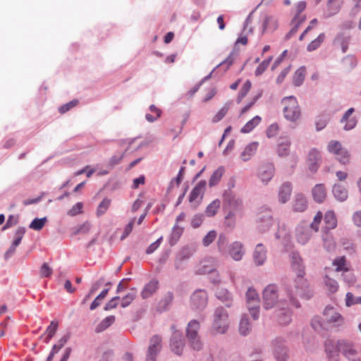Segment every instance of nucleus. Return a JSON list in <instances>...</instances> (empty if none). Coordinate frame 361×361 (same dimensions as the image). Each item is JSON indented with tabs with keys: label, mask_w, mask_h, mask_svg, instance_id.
Masks as SVG:
<instances>
[{
	"label": "nucleus",
	"mask_w": 361,
	"mask_h": 361,
	"mask_svg": "<svg viewBox=\"0 0 361 361\" xmlns=\"http://www.w3.org/2000/svg\"><path fill=\"white\" fill-rule=\"evenodd\" d=\"M291 267L293 270L297 274L298 279L294 282L293 285H290L287 288L288 297L291 303L298 307L297 302L295 301V297L300 296L302 298L309 297L307 295V283L303 279L305 275V267L302 264L301 257L295 253H293L291 257Z\"/></svg>",
	"instance_id": "f257e3e1"
},
{
	"label": "nucleus",
	"mask_w": 361,
	"mask_h": 361,
	"mask_svg": "<svg viewBox=\"0 0 361 361\" xmlns=\"http://www.w3.org/2000/svg\"><path fill=\"white\" fill-rule=\"evenodd\" d=\"M281 104L284 118L292 123H297L301 117V110L297 99L293 96L284 97Z\"/></svg>",
	"instance_id": "f03ea898"
},
{
	"label": "nucleus",
	"mask_w": 361,
	"mask_h": 361,
	"mask_svg": "<svg viewBox=\"0 0 361 361\" xmlns=\"http://www.w3.org/2000/svg\"><path fill=\"white\" fill-rule=\"evenodd\" d=\"M327 151L332 154L335 159L343 165L350 163V154L338 140H331L326 146Z\"/></svg>",
	"instance_id": "7ed1b4c3"
},
{
	"label": "nucleus",
	"mask_w": 361,
	"mask_h": 361,
	"mask_svg": "<svg viewBox=\"0 0 361 361\" xmlns=\"http://www.w3.org/2000/svg\"><path fill=\"white\" fill-rule=\"evenodd\" d=\"M228 326V314L223 307L216 309L214 314L212 331L215 334H224Z\"/></svg>",
	"instance_id": "20e7f679"
},
{
	"label": "nucleus",
	"mask_w": 361,
	"mask_h": 361,
	"mask_svg": "<svg viewBox=\"0 0 361 361\" xmlns=\"http://www.w3.org/2000/svg\"><path fill=\"white\" fill-rule=\"evenodd\" d=\"M338 348L341 353L349 360L359 361L360 359V352L352 342L345 340L338 341Z\"/></svg>",
	"instance_id": "39448f33"
},
{
	"label": "nucleus",
	"mask_w": 361,
	"mask_h": 361,
	"mask_svg": "<svg viewBox=\"0 0 361 361\" xmlns=\"http://www.w3.org/2000/svg\"><path fill=\"white\" fill-rule=\"evenodd\" d=\"M263 306L265 309L274 307L279 301L278 288L274 284L268 285L263 291Z\"/></svg>",
	"instance_id": "423d86ee"
},
{
	"label": "nucleus",
	"mask_w": 361,
	"mask_h": 361,
	"mask_svg": "<svg viewBox=\"0 0 361 361\" xmlns=\"http://www.w3.org/2000/svg\"><path fill=\"white\" fill-rule=\"evenodd\" d=\"M246 298L248 310L255 319L259 317V298L257 291L250 288L246 293Z\"/></svg>",
	"instance_id": "0eeeda50"
},
{
	"label": "nucleus",
	"mask_w": 361,
	"mask_h": 361,
	"mask_svg": "<svg viewBox=\"0 0 361 361\" xmlns=\"http://www.w3.org/2000/svg\"><path fill=\"white\" fill-rule=\"evenodd\" d=\"M199 329L200 324L196 320H192L189 322L187 328V336L190 341L192 348L196 350H199L202 348V343L197 337Z\"/></svg>",
	"instance_id": "6e6552de"
},
{
	"label": "nucleus",
	"mask_w": 361,
	"mask_h": 361,
	"mask_svg": "<svg viewBox=\"0 0 361 361\" xmlns=\"http://www.w3.org/2000/svg\"><path fill=\"white\" fill-rule=\"evenodd\" d=\"M208 297L205 290L200 289L193 293L190 298L191 308L202 310L207 305Z\"/></svg>",
	"instance_id": "1a4fd4ad"
},
{
	"label": "nucleus",
	"mask_w": 361,
	"mask_h": 361,
	"mask_svg": "<svg viewBox=\"0 0 361 361\" xmlns=\"http://www.w3.org/2000/svg\"><path fill=\"white\" fill-rule=\"evenodd\" d=\"M324 322L340 326L343 323V318L333 307H326L323 313Z\"/></svg>",
	"instance_id": "9d476101"
},
{
	"label": "nucleus",
	"mask_w": 361,
	"mask_h": 361,
	"mask_svg": "<svg viewBox=\"0 0 361 361\" xmlns=\"http://www.w3.org/2000/svg\"><path fill=\"white\" fill-rule=\"evenodd\" d=\"M291 140L288 136H281L277 140L275 151L280 157H285L290 153Z\"/></svg>",
	"instance_id": "9b49d317"
},
{
	"label": "nucleus",
	"mask_w": 361,
	"mask_h": 361,
	"mask_svg": "<svg viewBox=\"0 0 361 361\" xmlns=\"http://www.w3.org/2000/svg\"><path fill=\"white\" fill-rule=\"evenodd\" d=\"M322 156L320 152L315 148L310 149L307 157L309 169L312 172L317 171L320 166Z\"/></svg>",
	"instance_id": "f8f14e48"
},
{
	"label": "nucleus",
	"mask_w": 361,
	"mask_h": 361,
	"mask_svg": "<svg viewBox=\"0 0 361 361\" xmlns=\"http://www.w3.org/2000/svg\"><path fill=\"white\" fill-rule=\"evenodd\" d=\"M25 233V228L23 227L18 228L14 233V240L9 249L5 253L6 258H8L16 252V247L20 245Z\"/></svg>",
	"instance_id": "ddd939ff"
},
{
	"label": "nucleus",
	"mask_w": 361,
	"mask_h": 361,
	"mask_svg": "<svg viewBox=\"0 0 361 361\" xmlns=\"http://www.w3.org/2000/svg\"><path fill=\"white\" fill-rule=\"evenodd\" d=\"M245 254V250L243 243L238 241L232 243L228 247V255L235 261L242 259Z\"/></svg>",
	"instance_id": "4468645a"
},
{
	"label": "nucleus",
	"mask_w": 361,
	"mask_h": 361,
	"mask_svg": "<svg viewBox=\"0 0 361 361\" xmlns=\"http://www.w3.org/2000/svg\"><path fill=\"white\" fill-rule=\"evenodd\" d=\"M259 228L262 231H268L275 223L269 211H265L264 213L258 214Z\"/></svg>",
	"instance_id": "2eb2a0df"
},
{
	"label": "nucleus",
	"mask_w": 361,
	"mask_h": 361,
	"mask_svg": "<svg viewBox=\"0 0 361 361\" xmlns=\"http://www.w3.org/2000/svg\"><path fill=\"white\" fill-rule=\"evenodd\" d=\"M274 174V166L273 164L268 163L263 164L259 169V176L264 182H269Z\"/></svg>",
	"instance_id": "dca6fc26"
},
{
	"label": "nucleus",
	"mask_w": 361,
	"mask_h": 361,
	"mask_svg": "<svg viewBox=\"0 0 361 361\" xmlns=\"http://www.w3.org/2000/svg\"><path fill=\"white\" fill-rule=\"evenodd\" d=\"M325 348L329 361H339L341 352L338 348V342L334 344L331 341H328L325 344Z\"/></svg>",
	"instance_id": "f3484780"
},
{
	"label": "nucleus",
	"mask_w": 361,
	"mask_h": 361,
	"mask_svg": "<svg viewBox=\"0 0 361 361\" xmlns=\"http://www.w3.org/2000/svg\"><path fill=\"white\" fill-rule=\"evenodd\" d=\"M206 184L207 183L205 180H201L195 186L189 196L190 202H195L198 198H202L205 190Z\"/></svg>",
	"instance_id": "a211bd4d"
},
{
	"label": "nucleus",
	"mask_w": 361,
	"mask_h": 361,
	"mask_svg": "<svg viewBox=\"0 0 361 361\" xmlns=\"http://www.w3.org/2000/svg\"><path fill=\"white\" fill-rule=\"evenodd\" d=\"M162 348V338L159 335L153 336L149 341L147 353L151 355H156L159 353Z\"/></svg>",
	"instance_id": "6ab92c4d"
},
{
	"label": "nucleus",
	"mask_w": 361,
	"mask_h": 361,
	"mask_svg": "<svg viewBox=\"0 0 361 361\" xmlns=\"http://www.w3.org/2000/svg\"><path fill=\"white\" fill-rule=\"evenodd\" d=\"M170 347L171 350L176 355H181L184 344L183 340L180 338L178 332H173L172 339L171 341Z\"/></svg>",
	"instance_id": "aec40b11"
},
{
	"label": "nucleus",
	"mask_w": 361,
	"mask_h": 361,
	"mask_svg": "<svg viewBox=\"0 0 361 361\" xmlns=\"http://www.w3.org/2000/svg\"><path fill=\"white\" fill-rule=\"evenodd\" d=\"M307 207V201L302 194H297L293 202V209L296 212H304Z\"/></svg>",
	"instance_id": "412c9836"
},
{
	"label": "nucleus",
	"mask_w": 361,
	"mask_h": 361,
	"mask_svg": "<svg viewBox=\"0 0 361 361\" xmlns=\"http://www.w3.org/2000/svg\"><path fill=\"white\" fill-rule=\"evenodd\" d=\"M255 263L257 265L264 264L267 259V250L262 244H258L256 246L253 254Z\"/></svg>",
	"instance_id": "4be33fe9"
},
{
	"label": "nucleus",
	"mask_w": 361,
	"mask_h": 361,
	"mask_svg": "<svg viewBox=\"0 0 361 361\" xmlns=\"http://www.w3.org/2000/svg\"><path fill=\"white\" fill-rule=\"evenodd\" d=\"M292 192V186L289 183H285L281 185L279 190V200L281 203L287 202Z\"/></svg>",
	"instance_id": "5701e85b"
},
{
	"label": "nucleus",
	"mask_w": 361,
	"mask_h": 361,
	"mask_svg": "<svg viewBox=\"0 0 361 361\" xmlns=\"http://www.w3.org/2000/svg\"><path fill=\"white\" fill-rule=\"evenodd\" d=\"M312 192L314 200L319 203L322 202L326 197V190L323 184L316 185Z\"/></svg>",
	"instance_id": "b1692460"
},
{
	"label": "nucleus",
	"mask_w": 361,
	"mask_h": 361,
	"mask_svg": "<svg viewBox=\"0 0 361 361\" xmlns=\"http://www.w3.org/2000/svg\"><path fill=\"white\" fill-rule=\"evenodd\" d=\"M297 239L300 244H305L310 238L311 234L310 229L306 227L304 228L302 226H299L297 228Z\"/></svg>",
	"instance_id": "393cba45"
},
{
	"label": "nucleus",
	"mask_w": 361,
	"mask_h": 361,
	"mask_svg": "<svg viewBox=\"0 0 361 361\" xmlns=\"http://www.w3.org/2000/svg\"><path fill=\"white\" fill-rule=\"evenodd\" d=\"M257 142H252L247 145L240 154L242 160L246 161L250 159V158L255 154L257 149Z\"/></svg>",
	"instance_id": "a878e982"
},
{
	"label": "nucleus",
	"mask_w": 361,
	"mask_h": 361,
	"mask_svg": "<svg viewBox=\"0 0 361 361\" xmlns=\"http://www.w3.org/2000/svg\"><path fill=\"white\" fill-rule=\"evenodd\" d=\"M278 26L277 21L272 16H264L262 21V32L274 31Z\"/></svg>",
	"instance_id": "bb28decb"
},
{
	"label": "nucleus",
	"mask_w": 361,
	"mask_h": 361,
	"mask_svg": "<svg viewBox=\"0 0 361 361\" xmlns=\"http://www.w3.org/2000/svg\"><path fill=\"white\" fill-rule=\"evenodd\" d=\"M158 288V282L157 281H150L143 288L141 295L145 299L152 295Z\"/></svg>",
	"instance_id": "cd10ccee"
},
{
	"label": "nucleus",
	"mask_w": 361,
	"mask_h": 361,
	"mask_svg": "<svg viewBox=\"0 0 361 361\" xmlns=\"http://www.w3.org/2000/svg\"><path fill=\"white\" fill-rule=\"evenodd\" d=\"M332 264L336 267V271H343L344 274L349 271V265L344 256L336 258Z\"/></svg>",
	"instance_id": "c85d7f7f"
},
{
	"label": "nucleus",
	"mask_w": 361,
	"mask_h": 361,
	"mask_svg": "<svg viewBox=\"0 0 361 361\" xmlns=\"http://www.w3.org/2000/svg\"><path fill=\"white\" fill-rule=\"evenodd\" d=\"M354 112L353 108H350L343 115L341 122H346V124L344 127L345 130H349L353 129L357 123V121L355 118H348L349 116Z\"/></svg>",
	"instance_id": "c756f323"
},
{
	"label": "nucleus",
	"mask_w": 361,
	"mask_h": 361,
	"mask_svg": "<svg viewBox=\"0 0 361 361\" xmlns=\"http://www.w3.org/2000/svg\"><path fill=\"white\" fill-rule=\"evenodd\" d=\"M277 321L282 325H286L291 321V314L288 310H279L276 312Z\"/></svg>",
	"instance_id": "7c9ffc66"
},
{
	"label": "nucleus",
	"mask_w": 361,
	"mask_h": 361,
	"mask_svg": "<svg viewBox=\"0 0 361 361\" xmlns=\"http://www.w3.org/2000/svg\"><path fill=\"white\" fill-rule=\"evenodd\" d=\"M183 232V227L176 224L172 228V231L169 238V243L171 245H175Z\"/></svg>",
	"instance_id": "2f4dec72"
},
{
	"label": "nucleus",
	"mask_w": 361,
	"mask_h": 361,
	"mask_svg": "<svg viewBox=\"0 0 361 361\" xmlns=\"http://www.w3.org/2000/svg\"><path fill=\"white\" fill-rule=\"evenodd\" d=\"M333 193L339 201H344L348 197V190L341 185H335L333 187Z\"/></svg>",
	"instance_id": "473e14b6"
},
{
	"label": "nucleus",
	"mask_w": 361,
	"mask_h": 361,
	"mask_svg": "<svg viewBox=\"0 0 361 361\" xmlns=\"http://www.w3.org/2000/svg\"><path fill=\"white\" fill-rule=\"evenodd\" d=\"M115 317L113 315L108 316L104 319L101 322L96 326L95 331L100 333L109 328L115 322Z\"/></svg>",
	"instance_id": "72a5a7b5"
},
{
	"label": "nucleus",
	"mask_w": 361,
	"mask_h": 361,
	"mask_svg": "<svg viewBox=\"0 0 361 361\" xmlns=\"http://www.w3.org/2000/svg\"><path fill=\"white\" fill-rule=\"evenodd\" d=\"M262 118L259 116H255L253 118L246 123V124L241 128V133H247L251 132L259 124Z\"/></svg>",
	"instance_id": "f704fd0d"
},
{
	"label": "nucleus",
	"mask_w": 361,
	"mask_h": 361,
	"mask_svg": "<svg viewBox=\"0 0 361 361\" xmlns=\"http://www.w3.org/2000/svg\"><path fill=\"white\" fill-rule=\"evenodd\" d=\"M324 286L326 289L330 293H335L338 290V283L334 279L329 277L328 275H326L324 280Z\"/></svg>",
	"instance_id": "c9c22d12"
},
{
	"label": "nucleus",
	"mask_w": 361,
	"mask_h": 361,
	"mask_svg": "<svg viewBox=\"0 0 361 361\" xmlns=\"http://www.w3.org/2000/svg\"><path fill=\"white\" fill-rule=\"evenodd\" d=\"M324 223L326 228L328 230L333 229L336 226L337 220L333 212L329 211L325 214Z\"/></svg>",
	"instance_id": "e433bc0d"
},
{
	"label": "nucleus",
	"mask_w": 361,
	"mask_h": 361,
	"mask_svg": "<svg viewBox=\"0 0 361 361\" xmlns=\"http://www.w3.org/2000/svg\"><path fill=\"white\" fill-rule=\"evenodd\" d=\"M221 206V201L218 199L212 201L206 208L205 214L208 216H214L219 211Z\"/></svg>",
	"instance_id": "4c0bfd02"
},
{
	"label": "nucleus",
	"mask_w": 361,
	"mask_h": 361,
	"mask_svg": "<svg viewBox=\"0 0 361 361\" xmlns=\"http://www.w3.org/2000/svg\"><path fill=\"white\" fill-rule=\"evenodd\" d=\"M325 39V34L321 33L319 34L316 39L312 40L307 47V50L308 51H313L317 49L324 42Z\"/></svg>",
	"instance_id": "58836bf2"
},
{
	"label": "nucleus",
	"mask_w": 361,
	"mask_h": 361,
	"mask_svg": "<svg viewBox=\"0 0 361 361\" xmlns=\"http://www.w3.org/2000/svg\"><path fill=\"white\" fill-rule=\"evenodd\" d=\"M305 76V68L303 67L299 68L293 75V82L295 86H300L304 81Z\"/></svg>",
	"instance_id": "ea45409f"
},
{
	"label": "nucleus",
	"mask_w": 361,
	"mask_h": 361,
	"mask_svg": "<svg viewBox=\"0 0 361 361\" xmlns=\"http://www.w3.org/2000/svg\"><path fill=\"white\" fill-rule=\"evenodd\" d=\"M58 322L55 321L51 322L49 326L47 328L45 334L46 337L44 338V342L48 343L51 338L54 336L56 334L57 329H58Z\"/></svg>",
	"instance_id": "a19ab883"
},
{
	"label": "nucleus",
	"mask_w": 361,
	"mask_h": 361,
	"mask_svg": "<svg viewBox=\"0 0 361 361\" xmlns=\"http://www.w3.org/2000/svg\"><path fill=\"white\" fill-rule=\"evenodd\" d=\"M224 173V169L223 167L218 168L210 177V179L209 180V186L212 187L214 185H216L221 180Z\"/></svg>",
	"instance_id": "79ce46f5"
},
{
	"label": "nucleus",
	"mask_w": 361,
	"mask_h": 361,
	"mask_svg": "<svg viewBox=\"0 0 361 361\" xmlns=\"http://www.w3.org/2000/svg\"><path fill=\"white\" fill-rule=\"evenodd\" d=\"M345 300L347 307L359 305L361 304V296L355 295L353 293L348 292L345 295Z\"/></svg>",
	"instance_id": "37998d69"
},
{
	"label": "nucleus",
	"mask_w": 361,
	"mask_h": 361,
	"mask_svg": "<svg viewBox=\"0 0 361 361\" xmlns=\"http://www.w3.org/2000/svg\"><path fill=\"white\" fill-rule=\"evenodd\" d=\"M149 111L154 114V116H151L150 114L145 115V118L147 121L152 123L157 121L161 115V110L157 108L155 105L152 104L149 106Z\"/></svg>",
	"instance_id": "c03bdc74"
},
{
	"label": "nucleus",
	"mask_w": 361,
	"mask_h": 361,
	"mask_svg": "<svg viewBox=\"0 0 361 361\" xmlns=\"http://www.w3.org/2000/svg\"><path fill=\"white\" fill-rule=\"evenodd\" d=\"M136 290L135 289H131L123 298L121 301V307H126L135 299Z\"/></svg>",
	"instance_id": "a18cd8bd"
},
{
	"label": "nucleus",
	"mask_w": 361,
	"mask_h": 361,
	"mask_svg": "<svg viewBox=\"0 0 361 361\" xmlns=\"http://www.w3.org/2000/svg\"><path fill=\"white\" fill-rule=\"evenodd\" d=\"M229 104H226L212 118V122L216 123L222 120L229 110Z\"/></svg>",
	"instance_id": "49530a36"
},
{
	"label": "nucleus",
	"mask_w": 361,
	"mask_h": 361,
	"mask_svg": "<svg viewBox=\"0 0 361 361\" xmlns=\"http://www.w3.org/2000/svg\"><path fill=\"white\" fill-rule=\"evenodd\" d=\"M47 218L35 219L30 224V228L35 231H40L47 222Z\"/></svg>",
	"instance_id": "de8ad7c7"
},
{
	"label": "nucleus",
	"mask_w": 361,
	"mask_h": 361,
	"mask_svg": "<svg viewBox=\"0 0 361 361\" xmlns=\"http://www.w3.org/2000/svg\"><path fill=\"white\" fill-rule=\"evenodd\" d=\"M111 204V200L108 198H104L101 202V203L99 204L97 209V215L98 216L104 214L107 209H109Z\"/></svg>",
	"instance_id": "09e8293b"
},
{
	"label": "nucleus",
	"mask_w": 361,
	"mask_h": 361,
	"mask_svg": "<svg viewBox=\"0 0 361 361\" xmlns=\"http://www.w3.org/2000/svg\"><path fill=\"white\" fill-rule=\"evenodd\" d=\"M279 130L280 128L278 123H272L267 128L266 135L269 138L276 137L278 135Z\"/></svg>",
	"instance_id": "8fccbe9b"
},
{
	"label": "nucleus",
	"mask_w": 361,
	"mask_h": 361,
	"mask_svg": "<svg viewBox=\"0 0 361 361\" xmlns=\"http://www.w3.org/2000/svg\"><path fill=\"white\" fill-rule=\"evenodd\" d=\"M341 3L338 0H329L328 7L331 15L336 13L341 8Z\"/></svg>",
	"instance_id": "3c124183"
},
{
	"label": "nucleus",
	"mask_w": 361,
	"mask_h": 361,
	"mask_svg": "<svg viewBox=\"0 0 361 361\" xmlns=\"http://www.w3.org/2000/svg\"><path fill=\"white\" fill-rule=\"evenodd\" d=\"M83 204L82 202H77L74 204L67 212V214L71 216H74L82 213Z\"/></svg>",
	"instance_id": "603ef678"
},
{
	"label": "nucleus",
	"mask_w": 361,
	"mask_h": 361,
	"mask_svg": "<svg viewBox=\"0 0 361 361\" xmlns=\"http://www.w3.org/2000/svg\"><path fill=\"white\" fill-rule=\"evenodd\" d=\"M90 228H91L90 224L89 222L86 221V222L83 223L82 225L79 226L78 227L75 228L74 231H73V234L78 235V234H80V233H82V234L87 233L90 231Z\"/></svg>",
	"instance_id": "864d4df0"
},
{
	"label": "nucleus",
	"mask_w": 361,
	"mask_h": 361,
	"mask_svg": "<svg viewBox=\"0 0 361 361\" xmlns=\"http://www.w3.org/2000/svg\"><path fill=\"white\" fill-rule=\"evenodd\" d=\"M306 3L305 1H299L295 6V16L293 19V21L295 22L298 19H301L302 18H305L304 16H300V13L305 9Z\"/></svg>",
	"instance_id": "5fc2aeb1"
},
{
	"label": "nucleus",
	"mask_w": 361,
	"mask_h": 361,
	"mask_svg": "<svg viewBox=\"0 0 361 361\" xmlns=\"http://www.w3.org/2000/svg\"><path fill=\"white\" fill-rule=\"evenodd\" d=\"M217 297L223 302H226V306H230L231 300V294L226 290H221L216 293Z\"/></svg>",
	"instance_id": "6e6d98bb"
},
{
	"label": "nucleus",
	"mask_w": 361,
	"mask_h": 361,
	"mask_svg": "<svg viewBox=\"0 0 361 361\" xmlns=\"http://www.w3.org/2000/svg\"><path fill=\"white\" fill-rule=\"evenodd\" d=\"M250 324L247 318H242L240 322L239 331L242 335H247L250 330Z\"/></svg>",
	"instance_id": "4d7b16f0"
},
{
	"label": "nucleus",
	"mask_w": 361,
	"mask_h": 361,
	"mask_svg": "<svg viewBox=\"0 0 361 361\" xmlns=\"http://www.w3.org/2000/svg\"><path fill=\"white\" fill-rule=\"evenodd\" d=\"M78 104V101L77 99H73V100L68 102L67 104H65L61 106L59 109V111L62 114H65L67 111H68L70 109H71L72 108L77 106Z\"/></svg>",
	"instance_id": "13d9d810"
},
{
	"label": "nucleus",
	"mask_w": 361,
	"mask_h": 361,
	"mask_svg": "<svg viewBox=\"0 0 361 361\" xmlns=\"http://www.w3.org/2000/svg\"><path fill=\"white\" fill-rule=\"evenodd\" d=\"M323 215L321 212H318L316 216L314 218L313 221L310 224V228L313 229L315 232L319 231V224L322 219Z\"/></svg>",
	"instance_id": "bf43d9fd"
},
{
	"label": "nucleus",
	"mask_w": 361,
	"mask_h": 361,
	"mask_svg": "<svg viewBox=\"0 0 361 361\" xmlns=\"http://www.w3.org/2000/svg\"><path fill=\"white\" fill-rule=\"evenodd\" d=\"M39 274L42 278L49 277L52 274V269L47 263H43L40 267Z\"/></svg>",
	"instance_id": "052dcab7"
},
{
	"label": "nucleus",
	"mask_w": 361,
	"mask_h": 361,
	"mask_svg": "<svg viewBox=\"0 0 361 361\" xmlns=\"http://www.w3.org/2000/svg\"><path fill=\"white\" fill-rule=\"evenodd\" d=\"M325 323L326 322H322L321 321V319L319 317H314L312 320L311 325L315 331H319L325 328V326H324Z\"/></svg>",
	"instance_id": "680f3d73"
},
{
	"label": "nucleus",
	"mask_w": 361,
	"mask_h": 361,
	"mask_svg": "<svg viewBox=\"0 0 361 361\" xmlns=\"http://www.w3.org/2000/svg\"><path fill=\"white\" fill-rule=\"evenodd\" d=\"M216 233L215 231H210L203 238L202 243L204 246L210 245L216 238Z\"/></svg>",
	"instance_id": "e2e57ef3"
},
{
	"label": "nucleus",
	"mask_w": 361,
	"mask_h": 361,
	"mask_svg": "<svg viewBox=\"0 0 361 361\" xmlns=\"http://www.w3.org/2000/svg\"><path fill=\"white\" fill-rule=\"evenodd\" d=\"M135 218L131 219L130 220V221L128 222V224L126 226V227L123 230V233L121 237V240L125 239L132 232L133 226L135 224Z\"/></svg>",
	"instance_id": "0e129e2a"
},
{
	"label": "nucleus",
	"mask_w": 361,
	"mask_h": 361,
	"mask_svg": "<svg viewBox=\"0 0 361 361\" xmlns=\"http://www.w3.org/2000/svg\"><path fill=\"white\" fill-rule=\"evenodd\" d=\"M120 298L118 296L114 297L111 298L104 306V310L109 311L116 308L118 305Z\"/></svg>",
	"instance_id": "69168bd1"
},
{
	"label": "nucleus",
	"mask_w": 361,
	"mask_h": 361,
	"mask_svg": "<svg viewBox=\"0 0 361 361\" xmlns=\"http://www.w3.org/2000/svg\"><path fill=\"white\" fill-rule=\"evenodd\" d=\"M251 82L250 80H247L243 85V87L240 90L238 102H240L241 99L247 94L251 88Z\"/></svg>",
	"instance_id": "338daca9"
},
{
	"label": "nucleus",
	"mask_w": 361,
	"mask_h": 361,
	"mask_svg": "<svg viewBox=\"0 0 361 361\" xmlns=\"http://www.w3.org/2000/svg\"><path fill=\"white\" fill-rule=\"evenodd\" d=\"M270 61H271V58L263 61L257 68V69L255 71V75H261L269 66Z\"/></svg>",
	"instance_id": "774afa93"
}]
</instances>
